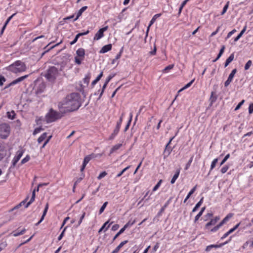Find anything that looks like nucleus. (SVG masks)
<instances>
[{
  "label": "nucleus",
  "mask_w": 253,
  "mask_h": 253,
  "mask_svg": "<svg viewBox=\"0 0 253 253\" xmlns=\"http://www.w3.org/2000/svg\"><path fill=\"white\" fill-rule=\"evenodd\" d=\"M81 106L79 94L72 93L67 95L66 98L58 104V108L62 113L73 112L78 110Z\"/></svg>",
  "instance_id": "f257e3e1"
},
{
  "label": "nucleus",
  "mask_w": 253,
  "mask_h": 253,
  "mask_svg": "<svg viewBox=\"0 0 253 253\" xmlns=\"http://www.w3.org/2000/svg\"><path fill=\"white\" fill-rule=\"evenodd\" d=\"M5 69L9 72L17 74L25 71L27 69V67L24 62L20 60H17L6 67Z\"/></svg>",
  "instance_id": "f03ea898"
},
{
  "label": "nucleus",
  "mask_w": 253,
  "mask_h": 253,
  "mask_svg": "<svg viewBox=\"0 0 253 253\" xmlns=\"http://www.w3.org/2000/svg\"><path fill=\"white\" fill-rule=\"evenodd\" d=\"M59 74L58 69L55 66H52L47 70L45 77L49 82H54Z\"/></svg>",
  "instance_id": "7ed1b4c3"
},
{
  "label": "nucleus",
  "mask_w": 253,
  "mask_h": 253,
  "mask_svg": "<svg viewBox=\"0 0 253 253\" xmlns=\"http://www.w3.org/2000/svg\"><path fill=\"white\" fill-rule=\"evenodd\" d=\"M63 114L60 111L58 112L52 109H50L49 112L46 115V121L48 123L54 122L60 119L63 116Z\"/></svg>",
  "instance_id": "20e7f679"
},
{
  "label": "nucleus",
  "mask_w": 253,
  "mask_h": 253,
  "mask_svg": "<svg viewBox=\"0 0 253 253\" xmlns=\"http://www.w3.org/2000/svg\"><path fill=\"white\" fill-rule=\"evenodd\" d=\"M10 131V126L8 124H2L0 125V137L1 138H6L9 135Z\"/></svg>",
  "instance_id": "39448f33"
},
{
  "label": "nucleus",
  "mask_w": 253,
  "mask_h": 253,
  "mask_svg": "<svg viewBox=\"0 0 253 253\" xmlns=\"http://www.w3.org/2000/svg\"><path fill=\"white\" fill-rule=\"evenodd\" d=\"M108 29V26H105L101 29H100L95 34L93 40L98 41L104 36V32Z\"/></svg>",
  "instance_id": "423d86ee"
},
{
  "label": "nucleus",
  "mask_w": 253,
  "mask_h": 253,
  "mask_svg": "<svg viewBox=\"0 0 253 253\" xmlns=\"http://www.w3.org/2000/svg\"><path fill=\"white\" fill-rule=\"evenodd\" d=\"M23 151L22 150H18L16 152V156L14 157L12 162V166L11 167H14L16 166V163L18 162L20 159L21 158L23 155Z\"/></svg>",
  "instance_id": "0eeeda50"
},
{
  "label": "nucleus",
  "mask_w": 253,
  "mask_h": 253,
  "mask_svg": "<svg viewBox=\"0 0 253 253\" xmlns=\"http://www.w3.org/2000/svg\"><path fill=\"white\" fill-rule=\"evenodd\" d=\"M28 77V75H27L23 76H22V77H20L16 79V80L13 81L12 82H11L10 83V85H14V84H18L20 82L23 81L25 79H26Z\"/></svg>",
  "instance_id": "6e6552de"
},
{
  "label": "nucleus",
  "mask_w": 253,
  "mask_h": 253,
  "mask_svg": "<svg viewBox=\"0 0 253 253\" xmlns=\"http://www.w3.org/2000/svg\"><path fill=\"white\" fill-rule=\"evenodd\" d=\"M112 48V44H108L103 46L100 51V53H105L110 51Z\"/></svg>",
  "instance_id": "1a4fd4ad"
},
{
  "label": "nucleus",
  "mask_w": 253,
  "mask_h": 253,
  "mask_svg": "<svg viewBox=\"0 0 253 253\" xmlns=\"http://www.w3.org/2000/svg\"><path fill=\"white\" fill-rule=\"evenodd\" d=\"M48 209V205L47 203L46 206H45V207L44 208V210L43 211V213H42V216L41 217V219L40 220V221L38 222H37L36 224V226H38V225H39L42 222V221L44 219V216H45V215H46V214L47 213Z\"/></svg>",
  "instance_id": "9d476101"
},
{
  "label": "nucleus",
  "mask_w": 253,
  "mask_h": 253,
  "mask_svg": "<svg viewBox=\"0 0 253 253\" xmlns=\"http://www.w3.org/2000/svg\"><path fill=\"white\" fill-rule=\"evenodd\" d=\"M171 152V149L169 146H168V145H166L163 153L164 158L166 159L167 157H168L170 155Z\"/></svg>",
  "instance_id": "9b49d317"
},
{
  "label": "nucleus",
  "mask_w": 253,
  "mask_h": 253,
  "mask_svg": "<svg viewBox=\"0 0 253 253\" xmlns=\"http://www.w3.org/2000/svg\"><path fill=\"white\" fill-rule=\"evenodd\" d=\"M128 242L127 240H125L121 242L118 246L112 252V253H118L120 249L126 244Z\"/></svg>",
  "instance_id": "f8f14e48"
},
{
  "label": "nucleus",
  "mask_w": 253,
  "mask_h": 253,
  "mask_svg": "<svg viewBox=\"0 0 253 253\" xmlns=\"http://www.w3.org/2000/svg\"><path fill=\"white\" fill-rule=\"evenodd\" d=\"M26 231V230L25 228H24L22 230H20V231H18L17 230L14 231L11 234H13V236L17 237L24 234L25 233Z\"/></svg>",
  "instance_id": "ddd939ff"
},
{
  "label": "nucleus",
  "mask_w": 253,
  "mask_h": 253,
  "mask_svg": "<svg viewBox=\"0 0 253 253\" xmlns=\"http://www.w3.org/2000/svg\"><path fill=\"white\" fill-rule=\"evenodd\" d=\"M87 8V6H84L82 7L78 12L77 16L75 19V21L77 20L82 14L83 12H84L86 9Z\"/></svg>",
  "instance_id": "4468645a"
},
{
  "label": "nucleus",
  "mask_w": 253,
  "mask_h": 253,
  "mask_svg": "<svg viewBox=\"0 0 253 253\" xmlns=\"http://www.w3.org/2000/svg\"><path fill=\"white\" fill-rule=\"evenodd\" d=\"M234 76H235L234 75H233L231 73L230 74L227 80L225 81V82L224 83V86L225 87L228 86L230 84L232 81V80H233Z\"/></svg>",
  "instance_id": "2eb2a0df"
},
{
  "label": "nucleus",
  "mask_w": 253,
  "mask_h": 253,
  "mask_svg": "<svg viewBox=\"0 0 253 253\" xmlns=\"http://www.w3.org/2000/svg\"><path fill=\"white\" fill-rule=\"evenodd\" d=\"M76 53L78 56L84 58L85 54L84 49L83 48H80L77 50Z\"/></svg>",
  "instance_id": "dca6fc26"
},
{
  "label": "nucleus",
  "mask_w": 253,
  "mask_h": 253,
  "mask_svg": "<svg viewBox=\"0 0 253 253\" xmlns=\"http://www.w3.org/2000/svg\"><path fill=\"white\" fill-rule=\"evenodd\" d=\"M119 130H120L119 128L116 127L113 131V132L110 136L109 138V140H113V139H114L115 136L118 134V133L119 131Z\"/></svg>",
  "instance_id": "f3484780"
},
{
  "label": "nucleus",
  "mask_w": 253,
  "mask_h": 253,
  "mask_svg": "<svg viewBox=\"0 0 253 253\" xmlns=\"http://www.w3.org/2000/svg\"><path fill=\"white\" fill-rule=\"evenodd\" d=\"M179 173H180V169H177L176 171L175 172V174H174V175L173 176L172 179H171V181H170L171 184L174 183V182H175L176 179L179 176Z\"/></svg>",
  "instance_id": "a211bd4d"
},
{
  "label": "nucleus",
  "mask_w": 253,
  "mask_h": 253,
  "mask_svg": "<svg viewBox=\"0 0 253 253\" xmlns=\"http://www.w3.org/2000/svg\"><path fill=\"white\" fill-rule=\"evenodd\" d=\"M234 58V54L232 53L226 59L225 64H224V67H226L233 60Z\"/></svg>",
  "instance_id": "6ab92c4d"
},
{
  "label": "nucleus",
  "mask_w": 253,
  "mask_h": 253,
  "mask_svg": "<svg viewBox=\"0 0 253 253\" xmlns=\"http://www.w3.org/2000/svg\"><path fill=\"white\" fill-rule=\"evenodd\" d=\"M109 223V221H106L105 223H104V224L102 226V227L100 228V229L98 231V233H101L104 229H105L104 232L106 231L110 226V224H108Z\"/></svg>",
  "instance_id": "aec40b11"
},
{
  "label": "nucleus",
  "mask_w": 253,
  "mask_h": 253,
  "mask_svg": "<svg viewBox=\"0 0 253 253\" xmlns=\"http://www.w3.org/2000/svg\"><path fill=\"white\" fill-rule=\"evenodd\" d=\"M196 188H197V185L195 186L189 192V193L188 194V195H187V196L186 197L185 199H184V203H185L187 200L190 198V197L191 196V195L192 194H193L194 192L195 191L196 189Z\"/></svg>",
  "instance_id": "412c9836"
},
{
  "label": "nucleus",
  "mask_w": 253,
  "mask_h": 253,
  "mask_svg": "<svg viewBox=\"0 0 253 253\" xmlns=\"http://www.w3.org/2000/svg\"><path fill=\"white\" fill-rule=\"evenodd\" d=\"M122 146V144H118L115 145H114L110 150V154L111 155L114 152L118 150L121 146Z\"/></svg>",
  "instance_id": "4be33fe9"
},
{
  "label": "nucleus",
  "mask_w": 253,
  "mask_h": 253,
  "mask_svg": "<svg viewBox=\"0 0 253 253\" xmlns=\"http://www.w3.org/2000/svg\"><path fill=\"white\" fill-rule=\"evenodd\" d=\"M246 29H247V26H245L244 27V28L243 29V30L241 31L240 34L235 38V39H234L235 42H237V41H238L239 40V39L242 36L243 34L245 32Z\"/></svg>",
  "instance_id": "5701e85b"
},
{
  "label": "nucleus",
  "mask_w": 253,
  "mask_h": 253,
  "mask_svg": "<svg viewBox=\"0 0 253 253\" xmlns=\"http://www.w3.org/2000/svg\"><path fill=\"white\" fill-rule=\"evenodd\" d=\"M93 154L89 155L86 156L84 158L83 162L84 164H85V165H87V164L89 162V161L93 158L94 157Z\"/></svg>",
  "instance_id": "b1692460"
},
{
  "label": "nucleus",
  "mask_w": 253,
  "mask_h": 253,
  "mask_svg": "<svg viewBox=\"0 0 253 253\" xmlns=\"http://www.w3.org/2000/svg\"><path fill=\"white\" fill-rule=\"evenodd\" d=\"M205 209H206L205 207H203L201 209V211L198 213V214L195 217V220H194L195 222H196L199 219V218L201 216V215H202V214H203V212L205 210Z\"/></svg>",
  "instance_id": "393cba45"
},
{
  "label": "nucleus",
  "mask_w": 253,
  "mask_h": 253,
  "mask_svg": "<svg viewBox=\"0 0 253 253\" xmlns=\"http://www.w3.org/2000/svg\"><path fill=\"white\" fill-rule=\"evenodd\" d=\"M47 137V133L44 132L38 138V142L39 143H41Z\"/></svg>",
  "instance_id": "a878e982"
},
{
  "label": "nucleus",
  "mask_w": 253,
  "mask_h": 253,
  "mask_svg": "<svg viewBox=\"0 0 253 253\" xmlns=\"http://www.w3.org/2000/svg\"><path fill=\"white\" fill-rule=\"evenodd\" d=\"M203 199H204V198L202 197L201 199V200H200V201L198 203H197V204L196 205L195 207L192 210V212H195L197 210V209L201 206V205H202V204L203 203Z\"/></svg>",
  "instance_id": "bb28decb"
},
{
  "label": "nucleus",
  "mask_w": 253,
  "mask_h": 253,
  "mask_svg": "<svg viewBox=\"0 0 253 253\" xmlns=\"http://www.w3.org/2000/svg\"><path fill=\"white\" fill-rule=\"evenodd\" d=\"M161 13H159V14H155L153 17L152 18V19L151 20L150 22V23H149V27H151V26L154 23V22H155V21L156 20V19L159 17L160 16H161Z\"/></svg>",
  "instance_id": "cd10ccee"
},
{
  "label": "nucleus",
  "mask_w": 253,
  "mask_h": 253,
  "mask_svg": "<svg viewBox=\"0 0 253 253\" xmlns=\"http://www.w3.org/2000/svg\"><path fill=\"white\" fill-rule=\"evenodd\" d=\"M231 238H232V236H231L230 237V239H229V240L228 241H226V242H225L224 244H223L222 245H210V247L211 248H219V247H221L222 245H225V244L228 243V242H229L231 240Z\"/></svg>",
  "instance_id": "c85d7f7f"
},
{
  "label": "nucleus",
  "mask_w": 253,
  "mask_h": 253,
  "mask_svg": "<svg viewBox=\"0 0 253 253\" xmlns=\"http://www.w3.org/2000/svg\"><path fill=\"white\" fill-rule=\"evenodd\" d=\"M132 113H130V118H129V120L127 124V125H126V127H125V128L124 129V131H126L129 128V126H130V123H131V121L132 120Z\"/></svg>",
  "instance_id": "c756f323"
},
{
  "label": "nucleus",
  "mask_w": 253,
  "mask_h": 253,
  "mask_svg": "<svg viewBox=\"0 0 253 253\" xmlns=\"http://www.w3.org/2000/svg\"><path fill=\"white\" fill-rule=\"evenodd\" d=\"M107 204H108V202H105L103 204V205L102 206V207H101V208L99 210V214H101L104 211L105 209L106 208Z\"/></svg>",
  "instance_id": "7c9ffc66"
},
{
  "label": "nucleus",
  "mask_w": 253,
  "mask_h": 253,
  "mask_svg": "<svg viewBox=\"0 0 253 253\" xmlns=\"http://www.w3.org/2000/svg\"><path fill=\"white\" fill-rule=\"evenodd\" d=\"M90 78V74H88L87 75L85 76V78L84 79V82L86 85H87L89 82Z\"/></svg>",
  "instance_id": "2f4dec72"
},
{
  "label": "nucleus",
  "mask_w": 253,
  "mask_h": 253,
  "mask_svg": "<svg viewBox=\"0 0 253 253\" xmlns=\"http://www.w3.org/2000/svg\"><path fill=\"white\" fill-rule=\"evenodd\" d=\"M194 81V79L192 80V81H191L189 83H188L187 84H186L183 88H182L181 89H180L179 90V92L186 89V88H188L189 87H190L191 86V85L192 84V83H193Z\"/></svg>",
  "instance_id": "473e14b6"
},
{
  "label": "nucleus",
  "mask_w": 253,
  "mask_h": 253,
  "mask_svg": "<svg viewBox=\"0 0 253 253\" xmlns=\"http://www.w3.org/2000/svg\"><path fill=\"white\" fill-rule=\"evenodd\" d=\"M216 223L215 222V221L212 219H211V220L208 223H207L206 225V228L208 229L209 228V227L211 225H214L216 224Z\"/></svg>",
  "instance_id": "72a5a7b5"
},
{
  "label": "nucleus",
  "mask_w": 253,
  "mask_h": 253,
  "mask_svg": "<svg viewBox=\"0 0 253 253\" xmlns=\"http://www.w3.org/2000/svg\"><path fill=\"white\" fill-rule=\"evenodd\" d=\"M174 67V65L173 64H171V65H169L168 66H167L166 67H165L164 70H163V72H168V71L172 69Z\"/></svg>",
  "instance_id": "f704fd0d"
},
{
  "label": "nucleus",
  "mask_w": 253,
  "mask_h": 253,
  "mask_svg": "<svg viewBox=\"0 0 253 253\" xmlns=\"http://www.w3.org/2000/svg\"><path fill=\"white\" fill-rule=\"evenodd\" d=\"M130 167V166H127L126 168L124 169L120 173H119L117 175V177H120L126 170H127L128 169H129Z\"/></svg>",
  "instance_id": "c9c22d12"
},
{
  "label": "nucleus",
  "mask_w": 253,
  "mask_h": 253,
  "mask_svg": "<svg viewBox=\"0 0 253 253\" xmlns=\"http://www.w3.org/2000/svg\"><path fill=\"white\" fill-rule=\"evenodd\" d=\"M125 230V229L123 227L116 234V235L113 238V241H114L117 238H118V237L122 233H123L124 231Z\"/></svg>",
  "instance_id": "e433bc0d"
},
{
  "label": "nucleus",
  "mask_w": 253,
  "mask_h": 253,
  "mask_svg": "<svg viewBox=\"0 0 253 253\" xmlns=\"http://www.w3.org/2000/svg\"><path fill=\"white\" fill-rule=\"evenodd\" d=\"M229 1H227L225 5L224 6L222 11L221 12V14L223 15L227 11L228 7L229 6Z\"/></svg>",
  "instance_id": "4c0bfd02"
},
{
  "label": "nucleus",
  "mask_w": 253,
  "mask_h": 253,
  "mask_svg": "<svg viewBox=\"0 0 253 253\" xmlns=\"http://www.w3.org/2000/svg\"><path fill=\"white\" fill-rule=\"evenodd\" d=\"M107 174V172L105 171H104L99 174V175L97 176V179L100 180L105 177Z\"/></svg>",
  "instance_id": "58836bf2"
},
{
  "label": "nucleus",
  "mask_w": 253,
  "mask_h": 253,
  "mask_svg": "<svg viewBox=\"0 0 253 253\" xmlns=\"http://www.w3.org/2000/svg\"><path fill=\"white\" fill-rule=\"evenodd\" d=\"M217 161H218L217 159H215L212 161L211 166V170H211L215 167V165H216Z\"/></svg>",
  "instance_id": "ea45409f"
},
{
  "label": "nucleus",
  "mask_w": 253,
  "mask_h": 253,
  "mask_svg": "<svg viewBox=\"0 0 253 253\" xmlns=\"http://www.w3.org/2000/svg\"><path fill=\"white\" fill-rule=\"evenodd\" d=\"M252 61L250 60H249L245 66V70H248L250 68V67H251V66L252 65Z\"/></svg>",
  "instance_id": "a19ab883"
},
{
  "label": "nucleus",
  "mask_w": 253,
  "mask_h": 253,
  "mask_svg": "<svg viewBox=\"0 0 253 253\" xmlns=\"http://www.w3.org/2000/svg\"><path fill=\"white\" fill-rule=\"evenodd\" d=\"M30 159V157L29 156L27 155L26 157L23 159L21 162V164H24L26 162H28Z\"/></svg>",
  "instance_id": "79ce46f5"
},
{
  "label": "nucleus",
  "mask_w": 253,
  "mask_h": 253,
  "mask_svg": "<svg viewBox=\"0 0 253 253\" xmlns=\"http://www.w3.org/2000/svg\"><path fill=\"white\" fill-rule=\"evenodd\" d=\"M162 182V180H160L159 181V182L157 183V184L154 187V188L153 189V191H156L159 188Z\"/></svg>",
  "instance_id": "37998d69"
},
{
  "label": "nucleus",
  "mask_w": 253,
  "mask_h": 253,
  "mask_svg": "<svg viewBox=\"0 0 253 253\" xmlns=\"http://www.w3.org/2000/svg\"><path fill=\"white\" fill-rule=\"evenodd\" d=\"M35 197L32 196L30 200L26 204L25 208H28L35 200Z\"/></svg>",
  "instance_id": "c03bdc74"
},
{
  "label": "nucleus",
  "mask_w": 253,
  "mask_h": 253,
  "mask_svg": "<svg viewBox=\"0 0 253 253\" xmlns=\"http://www.w3.org/2000/svg\"><path fill=\"white\" fill-rule=\"evenodd\" d=\"M229 157H230L229 154H228L227 155H226V156L224 157V158L222 160V161L220 163V166H221L222 165H223Z\"/></svg>",
  "instance_id": "a18cd8bd"
},
{
  "label": "nucleus",
  "mask_w": 253,
  "mask_h": 253,
  "mask_svg": "<svg viewBox=\"0 0 253 253\" xmlns=\"http://www.w3.org/2000/svg\"><path fill=\"white\" fill-rule=\"evenodd\" d=\"M229 169V166L225 165L221 169V172L222 173H225Z\"/></svg>",
  "instance_id": "49530a36"
},
{
  "label": "nucleus",
  "mask_w": 253,
  "mask_h": 253,
  "mask_svg": "<svg viewBox=\"0 0 253 253\" xmlns=\"http://www.w3.org/2000/svg\"><path fill=\"white\" fill-rule=\"evenodd\" d=\"M222 226V225H221V224L219 223L217 225L215 226V227H214L213 228H212L211 230V232H215L217 230H218V229L221 227Z\"/></svg>",
  "instance_id": "de8ad7c7"
},
{
  "label": "nucleus",
  "mask_w": 253,
  "mask_h": 253,
  "mask_svg": "<svg viewBox=\"0 0 253 253\" xmlns=\"http://www.w3.org/2000/svg\"><path fill=\"white\" fill-rule=\"evenodd\" d=\"M122 121H123L122 117H121L120 118L119 120L117 123V125H116V127L120 128V127H121Z\"/></svg>",
  "instance_id": "09e8293b"
},
{
  "label": "nucleus",
  "mask_w": 253,
  "mask_h": 253,
  "mask_svg": "<svg viewBox=\"0 0 253 253\" xmlns=\"http://www.w3.org/2000/svg\"><path fill=\"white\" fill-rule=\"evenodd\" d=\"M85 213L84 212L83 213V214L82 215V216L80 217V220H79V221L78 222V225L77 226V227H78V226H79L81 224L83 219L84 218V217L85 216Z\"/></svg>",
  "instance_id": "8fccbe9b"
},
{
  "label": "nucleus",
  "mask_w": 253,
  "mask_h": 253,
  "mask_svg": "<svg viewBox=\"0 0 253 253\" xmlns=\"http://www.w3.org/2000/svg\"><path fill=\"white\" fill-rule=\"evenodd\" d=\"M51 137V135H50L48 137V138L46 139V140L44 141V143L43 144L42 148H43L45 146V145L48 143V142H49Z\"/></svg>",
  "instance_id": "3c124183"
},
{
  "label": "nucleus",
  "mask_w": 253,
  "mask_h": 253,
  "mask_svg": "<svg viewBox=\"0 0 253 253\" xmlns=\"http://www.w3.org/2000/svg\"><path fill=\"white\" fill-rule=\"evenodd\" d=\"M216 100V97L213 96V92H212L211 95V97H210V100H211V103L215 101Z\"/></svg>",
  "instance_id": "603ef678"
},
{
  "label": "nucleus",
  "mask_w": 253,
  "mask_h": 253,
  "mask_svg": "<svg viewBox=\"0 0 253 253\" xmlns=\"http://www.w3.org/2000/svg\"><path fill=\"white\" fill-rule=\"evenodd\" d=\"M66 228H67V227L64 228V229L62 231V233L60 234V235L58 237V241L61 240L62 239V238H63V236H64V232H65Z\"/></svg>",
  "instance_id": "864d4df0"
},
{
  "label": "nucleus",
  "mask_w": 253,
  "mask_h": 253,
  "mask_svg": "<svg viewBox=\"0 0 253 253\" xmlns=\"http://www.w3.org/2000/svg\"><path fill=\"white\" fill-rule=\"evenodd\" d=\"M107 85L106 84H104L103 86H102V90L100 93V94H99V99H100L101 98V97L102 96L103 92H104V91L105 90V89L106 88V86H107Z\"/></svg>",
  "instance_id": "5fc2aeb1"
},
{
  "label": "nucleus",
  "mask_w": 253,
  "mask_h": 253,
  "mask_svg": "<svg viewBox=\"0 0 253 253\" xmlns=\"http://www.w3.org/2000/svg\"><path fill=\"white\" fill-rule=\"evenodd\" d=\"M134 223V221L132 222H130V221L128 222L125 225V226L123 227V228L126 230V228H127L129 226H132Z\"/></svg>",
  "instance_id": "6e6d98bb"
},
{
  "label": "nucleus",
  "mask_w": 253,
  "mask_h": 253,
  "mask_svg": "<svg viewBox=\"0 0 253 253\" xmlns=\"http://www.w3.org/2000/svg\"><path fill=\"white\" fill-rule=\"evenodd\" d=\"M192 160H193V158L192 157L190 159V160L188 161V163H187L186 167L185 168V169H187L189 168V167L191 165Z\"/></svg>",
  "instance_id": "4d7b16f0"
},
{
  "label": "nucleus",
  "mask_w": 253,
  "mask_h": 253,
  "mask_svg": "<svg viewBox=\"0 0 253 253\" xmlns=\"http://www.w3.org/2000/svg\"><path fill=\"white\" fill-rule=\"evenodd\" d=\"M6 81L5 78L2 76H0V85L1 86L3 85V83Z\"/></svg>",
  "instance_id": "13d9d810"
},
{
  "label": "nucleus",
  "mask_w": 253,
  "mask_h": 253,
  "mask_svg": "<svg viewBox=\"0 0 253 253\" xmlns=\"http://www.w3.org/2000/svg\"><path fill=\"white\" fill-rule=\"evenodd\" d=\"M79 37H79V36L78 35V34H77V35L76 36V37H75V38L74 40L72 42H70V44H71V45L75 44V43L77 42V41H78V39H79Z\"/></svg>",
  "instance_id": "bf43d9fd"
},
{
  "label": "nucleus",
  "mask_w": 253,
  "mask_h": 253,
  "mask_svg": "<svg viewBox=\"0 0 253 253\" xmlns=\"http://www.w3.org/2000/svg\"><path fill=\"white\" fill-rule=\"evenodd\" d=\"M244 102H245L244 100H243L241 102H240L238 104V105L236 107L235 110L236 111V110H238L241 107V106L243 104Z\"/></svg>",
  "instance_id": "052dcab7"
},
{
  "label": "nucleus",
  "mask_w": 253,
  "mask_h": 253,
  "mask_svg": "<svg viewBox=\"0 0 253 253\" xmlns=\"http://www.w3.org/2000/svg\"><path fill=\"white\" fill-rule=\"evenodd\" d=\"M156 51H157V48H156V45L155 44L154 45V49L152 51H150L149 52V54L152 55H154L156 53Z\"/></svg>",
  "instance_id": "680f3d73"
},
{
  "label": "nucleus",
  "mask_w": 253,
  "mask_h": 253,
  "mask_svg": "<svg viewBox=\"0 0 253 253\" xmlns=\"http://www.w3.org/2000/svg\"><path fill=\"white\" fill-rule=\"evenodd\" d=\"M253 112V103H252L250 105L249 107V114H252Z\"/></svg>",
  "instance_id": "e2e57ef3"
},
{
  "label": "nucleus",
  "mask_w": 253,
  "mask_h": 253,
  "mask_svg": "<svg viewBox=\"0 0 253 253\" xmlns=\"http://www.w3.org/2000/svg\"><path fill=\"white\" fill-rule=\"evenodd\" d=\"M229 219H228V217H225L222 220L221 222H220L219 223L221 224V225L222 226L223 225V224H224L225 223H226L227 221H228Z\"/></svg>",
  "instance_id": "0e129e2a"
},
{
  "label": "nucleus",
  "mask_w": 253,
  "mask_h": 253,
  "mask_svg": "<svg viewBox=\"0 0 253 253\" xmlns=\"http://www.w3.org/2000/svg\"><path fill=\"white\" fill-rule=\"evenodd\" d=\"M102 76H103V72H101L100 73V74L97 77V78H96V79L95 80L97 82H98L100 80V79L102 78Z\"/></svg>",
  "instance_id": "69168bd1"
},
{
  "label": "nucleus",
  "mask_w": 253,
  "mask_h": 253,
  "mask_svg": "<svg viewBox=\"0 0 253 253\" xmlns=\"http://www.w3.org/2000/svg\"><path fill=\"white\" fill-rule=\"evenodd\" d=\"M119 228V225L118 224H115L112 227V231H116Z\"/></svg>",
  "instance_id": "338daca9"
},
{
  "label": "nucleus",
  "mask_w": 253,
  "mask_h": 253,
  "mask_svg": "<svg viewBox=\"0 0 253 253\" xmlns=\"http://www.w3.org/2000/svg\"><path fill=\"white\" fill-rule=\"evenodd\" d=\"M159 248V243H157L155 246L153 247V250L154 252H156L158 249Z\"/></svg>",
  "instance_id": "774afa93"
}]
</instances>
